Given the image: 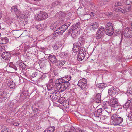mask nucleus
I'll use <instances>...</instances> for the list:
<instances>
[{
    "mask_svg": "<svg viewBox=\"0 0 132 132\" xmlns=\"http://www.w3.org/2000/svg\"><path fill=\"white\" fill-rule=\"evenodd\" d=\"M8 129L7 128H4L1 132H8Z\"/></svg>",
    "mask_w": 132,
    "mask_h": 132,
    "instance_id": "obj_52",
    "label": "nucleus"
},
{
    "mask_svg": "<svg viewBox=\"0 0 132 132\" xmlns=\"http://www.w3.org/2000/svg\"><path fill=\"white\" fill-rule=\"evenodd\" d=\"M106 29H114L112 24L111 23H108L106 26Z\"/></svg>",
    "mask_w": 132,
    "mask_h": 132,
    "instance_id": "obj_38",
    "label": "nucleus"
},
{
    "mask_svg": "<svg viewBox=\"0 0 132 132\" xmlns=\"http://www.w3.org/2000/svg\"><path fill=\"white\" fill-rule=\"evenodd\" d=\"M105 2H108L110 0H103Z\"/></svg>",
    "mask_w": 132,
    "mask_h": 132,
    "instance_id": "obj_62",
    "label": "nucleus"
},
{
    "mask_svg": "<svg viewBox=\"0 0 132 132\" xmlns=\"http://www.w3.org/2000/svg\"><path fill=\"white\" fill-rule=\"evenodd\" d=\"M47 88L49 90H53L54 89V86L52 83L49 84L48 85Z\"/></svg>",
    "mask_w": 132,
    "mask_h": 132,
    "instance_id": "obj_37",
    "label": "nucleus"
},
{
    "mask_svg": "<svg viewBox=\"0 0 132 132\" xmlns=\"http://www.w3.org/2000/svg\"><path fill=\"white\" fill-rule=\"evenodd\" d=\"M75 27L72 30L71 33V36L73 38H75L79 34L80 32L79 31V28H78V26H75Z\"/></svg>",
    "mask_w": 132,
    "mask_h": 132,
    "instance_id": "obj_14",
    "label": "nucleus"
},
{
    "mask_svg": "<svg viewBox=\"0 0 132 132\" xmlns=\"http://www.w3.org/2000/svg\"><path fill=\"white\" fill-rule=\"evenodd\" d=\"M76 132H84V131L79 128H77L76 129Z\"/></svg>",
    "mask_w": 132,
    "mask_h": 132,
    "instance_id": "obj_47",
    "label": "nucleus"
},
{
    "mask_svg": "<svg viewBox=\"0 0 132 132\" xmlns=\"http://www.w3.org/2000/svg\"><path fill=\"white\" fill-rule=\"evenodd\" d=\"M70 24V23L68 22L65 23V24L62 25L61 27H60L53 33V35H51L50 37H53V36L56 37L60 35H62L65 30L68 28V27Z\"/></svg>",
    "mask_w": 132,
    "mask_h": 132,
    "instance_id": "obj_2",
    "label": "nucleus"
},
{
    "mask_svg": "<svg viewBox=\"0 0 132 132\" xmlns=\"http://www.w3.org/2000/svg\"><path fill=\"white\" fill-rule=\"evenodd\" d=\"M131 102L130 100H127L126 103L123 105V108H128L130 106V104L131 103Z\"/></svg>",
    "mask_w": 132,
    "mask_h": 132,
    "instance_id": "obj_30",
    "label": "nucleus"
},
{
    "mask_svg": "<svg viewBox=\"0 0 132 132\" xmlns=\"http://www.w3.org/2000/svg\"><path fill=\"white\" fill-rule=\"evenodd\" d=\"M109 101L104 102L103 103V107L105 111L109 114L112 113H114L113 112L115 110L114 109H112L109 106Z\"/></svg>",
    "mask_w": 132,
    "mask_h": 132,
    "instance_id": "obj_7",
    "label": "nucleus"
},
{
    "mask_svg": "<svg viewBox=\"0 0 132 132\" xmlns=\"http://www.w3.org/2000/svg\"><path fill=\"white\" fill-rule=\"evenodd\" d=\"M56 24L54 23L51 24L50 26V29L52 30H54L56 27Z\"/></svg>",
    "mask_w": 132,
    "mask_h": 132,
    "instance_id": "obj_42",
    "label": "nucleus"
},
{
    "mask_svg": "<svg viewBox=\"0 0 132 132\" xmlns=\"http://www.w3.org/2000/svg\"><path fill=\"white\" fill-rule=\"evenodd\" d=\"M109 13H110L109 15H112V13H111V12H110Z\"/></svg>",
    "mask_w": 132,
    "mask_h": 132,
    "instance_id": "obj_63",
    "label": "nucleus"
},
{
    "mask_svg": "<svg viewBox=\"0 0 132 132\" xmlns=\"http://www.w3.org/2000/svg\"><path fill=\"white\" fill-rule=\"evenodd\" d=\"M9 41V39L7 37H4L0 38V44H5Z\"/></svg>",
    "mask_w": 132,
    "mask_h": 132,
    "instance_id": "obj_26",
    "label": "nucleus"
},
{
    "mask_svg": "<svg viewBox=\"0 0 132 132\" xmlns=\"http://www.w3.org/2000/svg\"><path fill=\"white\" fill-rule=\"evenodd\" d=\"M84 89L83 93L82 94V95H84V97L86 98L87 96V95L89 93V91H88V89H87L85 88L83 89Z\"/></svg>",
    "mask_w": 132,
    "mask_h": 132,
    "instance_id": "obj_33",
    "label": "nucleus"
},
{
    "mask_svg": "<svg viewBox=\"0 0 132 132\" xmlns=\"http://www.w3.org/2000/svg\"><path fill=\"white\" fill-rule=\"evenodd\" d=\"M91 14L93 16H94L95 15V13L93 12H91Z\"/></svg>",
    "mask_w": 132,
    "mask_h": 132,
    "instance_id": "obj_59",
    "label": "nucleus"
},
{
    "mask_svg": "<svg viewBox=\"0 0 132 132\" xmlns=\"http://www.w3.org/2000/svg\"><path fill=\"white\" fill-rule=\"evenodd\" d=\"M55 129L54 126L50 127L46 129L44 132H53L55 130Z\"/></svg>",
    "mask_w": 132,
    "mask_h": 132,
    "instance_id": "obj_29",
    "label": "nucleus"
},
{
    "mask_svg": "<svg viewBox=\"0 0 132 132\" xmlns=\"http://www.w3.org/2000/svg\"><path fill=\"white\" fill-rule=\"evenodd\" d=\"M81 43L80 42H77L74 44V46L73 49V51L74 53H76L75 54V55L76 54H80L82 53L85 54V48L83 47H78L81 45Z\"/></svg>",
    "mask_w": 132,
    "mask_h": 132,
    "instance_id": "obj_3",
    "label": "nucleus"
},
{
    "mask_svg": "<svg viewBox=\"0 0 132 132\" xmlns=\"http://www.w3.org/2000/svg\"><path fill=\"white\" fill-rule=\"evenodd\" d=\"M105 32V28L104 27L101 26L98 29L95 34V37L97 39H100L103 37Z\"/></svg>",
    "mask_w": 132,
    "mask_h": 132,
    "instance_id": "obj_8",
    "label": "nucleus"
},
{
    "mask_svg": "<svg viewBox=\"0 0 132 132\" xmlns=\"http://www.w3.org/2000/svg\"><path fill=\"white\" fill-rule=\"evenodd\" d=\"M124 36L127 38L132 37V29L129 28H126L123 32Z\"/></svg>",
    "mask_w": 132,
    "mask_h": 132,
    "instance_id": "obj_11",
    "label": "nucleus"
},
{
    "mask_svg": "<svg viewBox=\"0 0 132 132\" xmlns=\"http://www.w3.org/2000/svg\"><path fill=\"white\" fill-rule=\"evenodd\" d=\"M69 132H76V129L73 127L71 126L70 127Z\"/></svg>",
    "mask_w": 132,
    "mask_h": 132,
    "instance_id": "obj_46",
    "label": "nucleus"
},
{
    "mask_svg": "<svg viewBox=\"0 0 132 132\" xmlns=\"http://www.w3.org/2000/svg\"><path fill=\"white\" fill-rule=\"evenodd\" d=\"M77 85L82 89L85 88L87 85V79L84 78L80 79L78 81Z\"/></svg>",
    "mask_w": 132,
    "mask_h": 132,
    "instance_id": "obj_10",
    "label": "nucleus"
},
{
    "mask_svg": "<svg viewBox=\"0 0 132 132\" xmlns=\"http://www.w3.org/2000/svg\"><path fill=\"white\" fill-rule=\"evenodd\" d=\"M9 86L11 88H13L15 87V82L13 81H10V82H9Z\"/></svg>",
    "mask_w": 132,
    "mask_h": 132,
    "instance_id": "obj_40",
    "label": "nucleus"
},
{
    "mask_svg": "<svg viewBox=\"0 0 132 132\" xmlns=\"http://www.w3.org/2000/svg\"><path fill=\"white\" fill-rule=\"evenodd\" d=\"M2 11L0 9V19H1L2 16Z\"/></svg>",
    "mask_w": 132,
    "mask_h": 132,
    "instance_id": "obj_58",
    "label": "nucleus"
},
{
    "mask_svg": "<svg viewBox=\"0 0 132 132\" xmlns=\"http://www.w3.org/2000/svg\"><path fill=\"white\" fill-rule=\"evenodd\" d=\"M63 78L65 82H69L68 81H70L71 79V76L70 75H68Z\"/></svg>",
    "mask_w": 132,
    "mask_h": 132,
    "instance_id": "obj_34",
    "label": "nucleus"
},
{
    "mask_svg": "<svg viewBox=\"0 0 132 132\" xmlns=\"http://www.w3.org/2000/svg\"><path fill=\"white\" fill-rule=\"evenodd\" d=\"M37 71L34 72L31 76V78L35 77L37 75Z\"/></svg>",
    "mask_w": 132,
    "mask_h": 132,
    "instance_id": "obj_50",
    "label": "nucleus"
},
{
    "mask_svg": "<svg viewBox=\"0 0 132 132\" xmlns=\"http://www.w3.org/2000/svg\"><path fill=\"white\" fill-rule=\"evenodd\" d=\"M1 56L5 60L9 59L11 56V54L9 52H3Z\"/></svg>",
    "mask_w": 132,
    "mask_h": 132,
    "instance_id": "obj_18",
    "label": "nucleus"
},
{
    "mask_svg": "<svg viewBox=\"0 0 132 132\" xmlns=\"http://www.w3.org/2000/svg\"><path fill=\"white\" fill-rule=\"evenodd\" d=\"M102 112V109L100 108L98 109L97 111H96L94 113L95 116L98 117H101V118L102 119L104 117V119H105L106 116H101V113Z\"/></svg>",
    "mask_w": 132,
    "mask_h": 132,
    "instance_id": "obj_15",
    "label": "nucleus"
},
{
    "mask_svg": "<svg viewBox=\"0 0 132 132\" xmlns=\"http://www.w3.org/2000/svg\"><path fill=\"white\" fill-rule=\"evenodd\" d=\"M6 122L9 123H11L12 124V122H13L12 121V119H7Z\"/></svg>",
    "mask_w": 132,
    "mask_h": 132,
    "instance_id": "obj_53",
    "label": "nucleus"
},
{
    "mask_svg": "<svg viewBox=\"0 0 132 132\" xmlns=\"http://www.w3.org/2000/svg\"><path fill=\"white\" fill-rule=\"evenodd\" d=\"M14 64H12V63H10V65L9 66L10 67L12 68H13V66H14Z\"/></svg>",
    "mask_w": 132,
    "mask_h": 132,
    "instance_id": "obj_57",
    "label": "nucleus"
},
{
    "mask_svg": "<svg viewBox=\"0 0 132 132\" xmlns=\"http://www.w3.org/2000/svg\"><path fill=\"white\" fill-rule=\"evenodd\" d=\"M5 47L4 46H3L2 47L0 46V52H3L5 50Z\"/></svg>",
    "mask_w": 132,
    "mask_h": 132,
    "instance_id": "obj_48",
    "label": "nucleus"
},
{
    "mask_svg": "<svg viewBox=\"0 0 132 132\" xmlns=\"http://www.w3.org/2000/svg\"><path fill=\"white\" fill-rule=\"evenodd\" d=\"M48 58L50 61L53 63H56L57 61V60L55 56L51 54L49 55L48 56Z\"/></svg>",
    "mask_w": 132,
    "mask_h": 132,
    "instance_id": "obj_20",
    "label": "nucleus"
},
{
    "mask_svg": "<svg viewBox=\"0 0 132 132\" xmlns=\"http://www.w3.org/2000/svg\"><path fill=\"white\" fill-rule=\"evenodd\" d=\"M127 93H128L132 94V90L129 89V90H128Z\"/></svg>",
    "mask_w": 132,
    "mask_h": 132,
    "instance_id": "obj_55",
    "label": "nucleus"
},
{
    "mask_svg": "<svg viewBox=\"0 0 132 132\" xmlns=\"http://www.w3.org/2000/svg\"><path fill=\"white\" fill-rule=\"evenodd\" d=\"M63 83H65L64 81L63 78H59L58 79L56 80L55 81V84L56 85H58V84H61Z\"/></svg>",
    "mask_w": 132,
    "mask_h": 132,
    "instance_id": "obj_27",
    "label": "nucleus"
},
{
    "mask_svg": "<svg viewBox=\"0 0 132 132\" xmlns=\"http://www.w3.org/2000/svg\"><path fill=\"white\" fill-rule=\"evenodd\" d=\"M114 31V29H106L105 32L107 35L109 36H111L113 35Z\"/></svg>",
    "mask_w": 132,
    "mask_h": 132,
    "instance_id": "obj_25",
    "label": "nucleus"
},
{
    "mask_svg": "<svg viewBox=\"0 0 132 132\" xmlns=\"http://www.w3.org/2000/svg\"><path fill=\"white\" fill-rule=\"evenodd\" d=\"M11 10L12 14L16 16L20 13L19 9H18L17 6L16 5L12 6L11 9Z\"/></svg>",
    "mask_w": 132,
    "mask_h": 132,
    "instance_id": "obj_16",
    "label": "nucleus"
},
{
    "mask_svg": "<svg viewBox=\"0 0 132 132\" xmlns=\"http://www.w3.org/2000/svg\"><path fill=\"white\" fill-rule=\"evenodd\" d=\"M65 103H66V104H67V105H65H65H64V106H67V105H69V102H68V101H67V102H65Z\"/></svg>",
    "mask_w": 132,
    "mask_h": 132,
    "instance_id": "obj_61",
    "label": "nucleus"
},
{
    "mask_svg": "<svg viewBox=\"0 0 132 132\" xmlns=\"http://www.w3.org/2000/svg\"><path fill=\"white\" fill-rule=\"evenodd\" d=\"M59 99L57 100V102L60 103V104H62L63 103V105H64L65 102V98L63 97H62L61 98L60 97H59Z\"/></svg>",
    "mask_w": 132,
    "mask_h": 132,
    "instance_id": "obj_32",
    "label": "nucleus"
},
{
    "mask_svg": "<svg viewBox=\"0 0 132 132\" xmlns=\"http://www.w3.org/2000/svg\"><path fill=\"white\" fill-rule=\"evenodd\" d=\"M123 4L121 2H117L115 4L116 7L121 6L122 7H119L118 10L123 13H125L126 12H128L131 9H132V6H131L128 8H126L123 7Z\"/></svg>",
    "mask_w": 132,
    "mask_h": 132,
    "instance_id": "obj_6",
    "label": "nucleus"
},
{
    "mask_svg": "<svg viewBox=\"0 0 132 132\" xmlns=\"http://www.w3.org/2000/svg\"><path fill=\"white\" fill-rule=\"evenodd\" d=\"M32 110L37 112L36 114L38 115L39 114L42 112H44L45 111H44L45 107L44 106L39 103H35L32 106Z\"/></svg>",
    "mask_w": 132,
    "mask_h": 132,
    "instance_id": "obj_5",
    "label": "nucleus"
},
{
    "mask_svg": "<svg viewBox=\"0 0 132 132\" xmlns=\"http://www.w3.org/2000/svg\"><path fill=\"white\" fill-rule=\"evenodd\" d=\"M70 85L69 82L63 83L61 84L56 85L55 88L59 92H62L64 91L66 89H68Z\"/></svg>",
    "mask_w": 132,
    "mask_h": 132,
    "instance_id": "obj_4",
    "label": "nucleus"
},
{
    "mask_svg": "<svg viewBox=\"0 0 132 132\" xmlns=\"http://www.w3.org/2000/svg\"><path fill=\"white\" fill-rule=\"evenodd\" d=\"M48 16V14L46 12L42 11H40L37 16L38 19L41 21L47 18Z\"/></svg>",
    "mask_w": 132,
    "mask_h": 132,
    "instance_id": "obj_12",
    "label": "nucleus"
},
{
    "mask_svg": "<svg viewBox=\"0 0 132 132\" xmlns=\"http://www.w3.org/2000/svg\"><path fill=\"white\" fill-rule=\"evenodd\" d=\"M17 64L20 67H22L23 66L24 64L23 63H22L21 61H18L17 62Z\"/></svg>",
    "mask_w": 132,
    "mask_h": 132,
    "instance_id": "obj_41",
    "label": "nucleus"
},
{
    "mask_svg": "<svg viewBox=\"0 0 132 132\" xmlns=\"http://www.w3.org/2000/svg\"><path fill=\"white\" fill-rule=\"evenodd\" d=\"M12 124H13V125L14 126H18L19 125V123L18 122H12Z\"/></svg>",
    "mask_w": 132,
    "mask_h": 132,
    "instance_id": "obj_54",
    "label": "nucleus"
},
{
    "mask_svg": "<svg viewBox=\"0 0 132 132\" xmlns=\"http://www.w3.org/2000/svg\"><path fill=\"white\" fill-rule=\"evenodd\" d=\"M13 22V21H11V22L9 21V23H10V24H11V23Z\"/></svg>",
    "mask_w": 132,
    "mask_h": 132,
    "instance_id": "obj_64",
    "label": "nucleus"
},
{
    "mask_svg": "<svg viewBox=\"0 0 132 132\" xmlns=\"http://www.w3.org/2000/svg\"><path fill=\"white\" fill-rule=\"evenodd\" d=\"M109 106L110 107L117 108L119 106V103L117 99L115 98H112L109 100Z\"/></svg>",
    "mask_w": 132,
    "mask_h": 132,
    "instance_id": "obj_9",
    "label": "nucleus"
},
{
    "mask_svg": "<svg viewBox=\"0 0 132 132\" xmlns=\"http://www.w3.org/2000/svg\"><path fill=\"white\" fill-rule=\"evenodd\" d=\"M46 74H44L42 75V76L41 77V79H43L46 77Z\"/></svg>",
    "mask_w": 132,
    "mask_h": 132,
    "instance_id": "obj_56",
    "label": "nucleus"
},
{
    "mask_svg": "<svg viewBox=\"0 0 132 132\" xmlns=\"http://www.w3.org/2000/svg\"><path fill=\"white\" fill-rule=\"evenodd\" d=\"M65 61H58L56 62V65L58 66H61L64 65Z\"/></svg>",
    "mask_w": 132,
    "mask_h": 132,
    "instance_id": "obj_31",
    "label": "nucleus"
},
{
    "mask_svg": "<svg viewBox=\"0 0 132 132\" xmlns=\"http://www.w3.org/2000/svg\"><path fill=\"white\" fill-rule=\"evenodd\" d=\"M7 97V93L5 90L0 91V103L4 102Z\"/></svg>",
    "mask_w": 132,
    "mask_h": 132,
    "instance_id": "obj_13",
    "label": "nucleus"
},
{
    "mask_svg": "<svg viewBox=\"0 0 132 132\" xmlns=\"http://www.w3.org/2000/svg\"><path fill=\"white\" fill-rule=\"evenodd\" d=\"M125 3L126 4L129 5L132 3V0H126Z\"/></svg>",
    "mask_w": 132,
    "mask_h": 132,
    "instance_id": "obj_44",
    "label": "nucleus"
},
{
    "mask_svg": "<svg viewBox=\"0 0 132 132\" xmlns=\"http://www.w3.org/2000/svg\"><path fill=\"white\" fill-rule=\"evenodd\" d=\"M99 27V25L98 23L96 22L92 23H90L89 26V28L92 30H94L97 29Z\"/></svg>",
    "mask_w": 132,
    "mask_h": 132,
    "instance_id": "obj_19",
    "label": "nucleus"
},
{
    "mask_svg": "<svg viewBox=\"0 0 132 132\" xmlns=\"http://www.w3.org/2000/svg\"><path fill=\"white\" fill-rule=\"evenodd\" d=\"M101 94L100 93L96 94L94 100L96 102L99 103L101 101Z\"/></svg>",
    "mask_w": 132,
    "mask_h": 132,
    "instance_id": "obj_22",
    "label": "nucleus"
},
{
    "mask_svg": "<svg viewBox=\"0 0 132 132\" xmlns=\"http://www.w3.org/2000/svg\"><path fill=\"white\" fill-rule=\"evenodd\" d=\"M53 48L54 49L57 50L58 48V46L56 44H55L52 46Z\"/></svg>",
    "mask_w": 132,
    "mask_h": 132,
    "instance_id": "obj_49",
    "label": "nucleus"
},
{
    "mask_svg": "<svg viewBox=\"0 0 132 132\" xmlns=\"http://www.w3.org/2000/svg\"><path fill=\"white\" fill-rule=\"evenodd\" d=\"M97 87L101 88H103L105 87V84L104 83H100L96 85Z\"/></svg>",
    "mask_w": 132,
    "mask_h": 132,
    "instance_id": "obj_36",
    "label": "nucleus"
},
{
    "mask_svg": "<svg viewBox=\"0 0 132 132\" xmlns=\"http://www.w3.org/2000/svg\"><path fill=\"white\" fill-rule=\"evenodd\" d=\"M85 54L82 53L80 54H77V59L79 61H81L83 60L85 57Z\"/></svg>",
    "mask_w": 132,
    "mask_h": 132,
    "instance_id": "obj_28",
    "label": "nucleus"
},
{
    "mask_svg": "<svg viewBox=\"0 0 132 132\" xmlns=\"http://www.w3.org/2000/svg\"><path fill=\"white\" fill-rule=\"evenodd\" d=\"M60 96V94L59 92H53L51 93L50 95L51 98L53 100L58 99Z\"/></svg>",
    "mask_w": 132,
    "mask_h": 132,
    "instance_id": "obj_17",
    "label": "nucleus"
},
{
    "mask_svg": "<svg viewBox=\"0 0 132 132\" xmlns=\"http://www.w3.org/2000/svg\"><path fill=\"white\" fill-rule=\"evenodd\" d=\"M62 3L59 1H55L52 4L51 7H59L62 5Z\"/></svg>",
    "mask_w": 132,
    "mask_h": 132,
    "instance_id": "obj_23",
    "label": "nucleus"
},
{
    "mask_svg": "<svg viewBox=\"0 0 132 132\" xmlns=\"http://www.w3.org/2000/svg\"><path fill=\"white\" fill-rule=\"evenodd\" d=\"M14 103L12 101L9 102L6 105V107L8 109L13 108L14 106Z\"/></svg>",
    "mask_w": 132,
    "mask_h": 132,
    "instance_id": "obj_24",
    "label": "nucleus"
},
{
    "mask_svg": "<svg viewBox=\"0 0 132 132\" xmlns=\"http://www.w3.org/2000/svg\"><path fill=\"white\" fill-rule=\"evenodd\" d=\"M44 27V26L43 24H38L37 25L36 27L37 29L39 31L43 29Z\"/></svg>",
    "mask_w": 132,
    "mask_h": 132,
    "instance_id": "obj_39",
    "label": "nucleus"
},
{
    "mask_svg": "<svg viewBox=\"0 0 132 132\" xmlns=\"http://www.w3.org/2000/svg\"><path fill=\"white\" fill-rule=\"evenodd\" d=\"M79 42H80V43H81L80 42H82L84 41V39L83 38V37L82 36L80 37L79 38Z\"/></svg>",
    "mask_w": 132,
    "mask_h": 132,
    "instance_id": "obj_51",
    "label": "nucleus"
},
{
    "mask_svg": "<svg viewBox=\"0 0 132 132\" xmlns=\"http://www.w3.org/2000/svg\"><path fill=\"white\" fill-rule=\"evenodd\" d=\"M16 16L17 18H20L22 19H24L26 17L24 14L20 11V13L18 14Z\"/></svg>",
    "mask_w": 132,
    "mask_h": 132,
    "instance_id": "obj_35",
    "label": "nucleus"
},
{
    "mask_svg": "<svg viewBox=\"0 0 132 132\" xmlns=\"http://www.w3.org/2000/svg\"><path fill=\"white\" fill-rule=\"evenodd\" d=\"M13 68L15 69L16 71L17 70V67L15 65L14 66H13Z\"/></svg>",
    "mask_w": 132,
    "mask_h": 132,
    "instance_id": "obj_60",
    "label": "nucleus"
},
{
    "mask_svg": "<svg viewBox=\"0 0 132 132\" xmlns=\"http://www.w3.org/2000/svg\"><path fill=\"white\" fill-rule=\"evenodd\" d=\"M113 113L111 114L112 115L111 117V122L114 125H118L121 124L123 121V118L117 114Z\"/></svg>",
    "mask_w": 132,
    "mask_h": 132,
    "instance_id": "obj_1",
    "label": "nucleus"
},
{
    "mask_svg": "<svg viewBox=\"0 0 132 132\" xmlns=\"http://www.w3.org/2000/svg\"><path fill=\"white\" fill-rule=\"evenodd\" d=\"M128 117L129 120L132 121V110L130 111V113L128 115Z\"/></svg>",
    "mask_w": 132,
    "mask_h": 132,
    "instance_id": "obj_45",
    "label": "nucleus"
},
{
    "mask_svg": "<svg viewBox=\"0 0 132 132\" xmlns=\"http://www.w3.org/2000/svg\"><path fill=\"white\" fill-rule=\"evenodd\" d=\"M67 54L65 52H62L59 54V56L61 58H63L64 57L66 56Z\"/></svg>",
    "mask_w": 132,
    "mask_h": 132,
    "instance_id": "obj_43",
    "label": "nucleus"
},
{
    "mask_svg": "<svg viewBox=\"0 0 132 132\" xmlns=\"http://www.w3.org/2000/svg\"><path fill=\"white\" fill-rule=\"evenodd\" d=\"M117 92L116 89L113 87H112L109 89L108 93L109 95H112L116 94Z\"/></svg>",
    "mask_w": 132,
    "mask_h": 132,
    "instance_id": "obj_21",
    "label": "nucleus"
}]
</instances>
